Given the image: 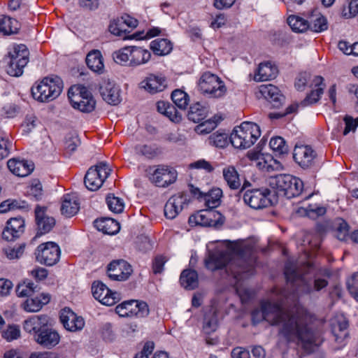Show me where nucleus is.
<instances>
[{
    "label": "nucleus",
    "mask_w": 358,
    "mask_h": 358,
    "mask_svg": "<svg viewBox=\"0 0 358 358\" xmlns=\"http://www.w3.org/2000/svg\"><path fill=\"white\" fill-rule=\"evenodd\" d=\"M287 299L285 290L274 287L271 298L261 303L263 318L271 325L278 326L280 336L287 342L311 350L313 345L320 343V335L312 327L314 317L298 303L288 308Z\"/></svg>",
    "instance_id": "f257e3e1"
},
{
    "label": "nucleus",
    "mask_w": 358,
    "mask_h": 358,
    "mask_svg": "<svg viewBox=\"0 0 358 358\" xmlns=\"http://www.w3.org/2000/svg\"><path fill=\"white\" fill-rule=\"evenodd\" d=\"M225 250H215L205 259L210 271L224 268L230 284L237 286L239 281L253 274L256 262L255 243L251 240L224 241Z\"/></svg>",
    "instance_id": "f03ea898"
},
{
    "label": "nucleus",
    "mask_w": 358,
    "mask_h": 358,
    "mask_svg": "<svg viewBox=\"0 0 358 358\" xmlns=\"http://www.w3.org/2000/svg\"><path fill=\"white\" fill-rule=\"evenodd\" d=\"M49 318L45 315H34L24 322V329L33 334L34 340L41 346L51 349L60 341V335L54 329L48 327Z\"/></svg>",
    "instance_id": "7ed1b4c3"
},
{
    "label": "nucleus",
    "mask_w": 358,
    "mask_h": 358,
    "mask_svg": "<svg viewBox=\"0 0 358 358\" xmlns=\"http://www.w3.org/2000/svg\"><path fill=\"white\" fill-rule=\"evenodd\" d=\"M285 275L287 283L296 291L304 294H313L320 292L328 285L327 278L320 274H315L312 280H306L296 268L290 262H287L285 267Z\"/></svg>",
    "instance_id": "20e7f679"
},
{
    "label": "nucleus",
    "mask_w": 358,
    "mask_h": 358,
    "mask_svg": "<svg viewBox=\"0 0 358 358\" xmlns=\"http://www.w3.org/2000/svg\"><path fill=\"white\" fill-rule=\"evenodd\" d=\"M260 135V128L257 124L244 122L233 129L229 140L234 148L245 150L254 145Z\"/></svg>",
    "instance_id": "39448f33"
},
{
    "label": "nucleus",
    "mask_w": 358,
    "mask_h": 358,
    "mask_svg": "<svg viewBox=\"0 0 358 358\" xmlns=\"http://www.w3.org/2000/svg\"><path fill=\"white\" fill-rule=\"evenodd\" d=\"M63 82L56 76H48L31 87L33 97L40 102H48L56 99L62 92Z\"/></svg>",
    "instance_id": "423d86ee"
},
{
    "label": "nucleus",
    "mask_w": 358,
    "mask_h": 358,
    "mask_svg": "<svg viewBox=\"0 0 358 358\" xmlns=\"http://www.w3.org/2000/svg\"><path fill=\"white\" fill-rule=\"evenodd\" d=\"M145 171L149 181L158 187H167L173 184L178 178L176 170L166 164L150 166Z\"/></svg>",
    "instance_id": "0eeeda50"
},
{
    "label": "nucleus",
    "mask_w": 358,
    "mask_h": 358,
    "mask_svg": "<svg viewBox=\"0 0 358 358\" xmlns=\"http://www.w3.org/2000/svg\"><path fill=\"white\" fill-rule=\"evenodd\" d=\"M201 92L211 98H221L227 92L224 82L216 74L210 71L203 72L198 81Z\"/></svg>",
    "instance_id": "6e6552de"
},
{
    "label": "nucleus",
    "mask_w": 358,
    "mask_h": 358,
    "mask_svg": "<svg viewBox=\"0 0 358 358\" xmlns=\"http://www.w3.org/2000/svg\"><path fill=\"white\" fill-rule=\"evenodd\" d=\"M68 96L72 107L83 113H91L96 107V101L92 93L84 86L71 87Z\"/></svg>",
    "instance_id": "1a4fd4ad"
},
{
    "label": "nucleus",
    "mask_w": 358,
    "mask_h": 358,
    "mask_svg": "<svg viewBox=\"0 0 358 358\" xmlns=\"http://www.w3.org/2000/svg\"><path fill=\"white\" fill-rule=\"evenodd\" d=\"M29 50L23 44L15 45L8 52L6 71L11 76H20L29 62Z\"/></svg>",
    "instance_id": "9d476101"
},
{
    "label": "nucleus",
    "mask_w": 358,
    "mask_h": 358,
    "mask_svg": "<svg viewBox=\"0 0 358 358\" xmlns=\"http://www.w3.org/2000/svg\"><path fill=\"white\" fill-rule=\"evenodd\" d=\"M110 171L108 164L103 162L90 168L84 179L85 187L91 191L99 189L110 175Z\"/></svg>",
    "instance_id": "9b49d317"
},
{
    "label": "nucleus",
    "mask_w": 358,
    "mask_h": 358,
    "mask_svg": "<svg viewBox=\"0 0 358 358\" xmlns=\"http://www.w3.org/2000/svg\"><path fill=\"white\" fill-rule=\"evenodd\" d=\"M60 254L59 245L54 242L41 243L35 251L37 262L46 266H52L57 264L59 260Z\"/></svg>",
    "instance_id": "f8f14e48"
},
{
    "label": "nucleus",
    "mask_w": 358,
    "mask_h": 358,
    "mask_svg": "<svg viewBox=\"0 0 358 358\" xmlns=\"http://www.w3.org/2000/svg\"><path fill=\"white\" fill-rule=\"evenodd\" d=\"M270 195L268 188L248 189L243 194V201L252 208L262 209L271 204Z\"/></svg>",
    "instance_id": "ddd939ff"
},
{
    "label": "nucleus",
    "mask_w": 358,
    "mask_h": 358,
    "mask_svg": "<svg viewBox=\"0 0 358 358\" xmlns=\"http://www.w3.org/2000/svg\"><path fill=\"white\" fill-rule=\"evenodd\" d=\"M115 312L119 316L123 317H144L148 315L149 308L144 301L130 300L117 305Z\"/></svg>",
    "instance_id": "4468645a"
},
{
    "label": "nucleus",
    "mask_w": 358,
    "mask_h": 358,
    "mask_svg": "<svg viewBox=\"0 0 358 358\" xmlns=\"http://www.w3.org/2000/svg\"><path fill=\"white\" fill-rule=\"evenodd\" d=\"M93 296L106 306H113L120 299V294L108 289L103 282L95 281L92 285Z\"/></svg>",
    "instance_id": "2eb2a0df"
},
{
    "label": "nucleus",
    "mask_w": 358,
    "mask_h": 358,
    "mask_svg": "<svg viewBox=\"0 0 358 358\" xmlns=\"http://www.w3.org/2000/svg\"><path fill=\"white\" fill-rule=\"evenodd\" d=\"M317 154L309 145H296L293 152L294 162L303 169H308L314 164Z\"/></svg>",
    "instance_id": "dca6fc26"
},
{
    "label": "nucleus",
    "mask_w": 358,
    "mask_h": 358,
    "mask_svg": "<svg viewBox=\"0 0 358 358\" xmlns=\"http://www.w3.org/2000/svg\"><path fill=\"white\" fill-rule=\"evenodd\" d=\"M59 318L64 327L69 331H79L85 327L84 319L68 308L62 310Z\"/></svg>",
    "instance_id": "f3484780"
},
{
    "label": "nucleus",
    "mask_w": 358,
    "mask_h": 358,
    "mask_svg": "<svg viewBox=\"0 0 358 358\" xmlns=\"http://www.w3.org/2000/svg\"><path fill=\"white\" fill-rule=\"evenodd\" d=\"M131 273V266L123 259L113 261L108 266V277L113 280H125Z\"/></svg>",
    "instance_id": "a211bd4d"
},
{
    "label": "nucleus",
    "mask_w": 358,
    "mask_h": 358,
    "mask_svg": "<svg viewBox=\"0 0 358 358\" xmlns=\"http://www.w3.org/2000/svg\"><path fill=\"white\" fill-rule=\"evenodd\" d=\"M166 87V79L162 75L150 74L140 83V87L150 94L162 92Z\"/></svg>",
    "instance_id": "6ab92c4d"
},
{
    "label": "nucleus",
    "mask_w": 358,
    "mask_h": 358,
    "mask_svg": "<svg viewBox=\"0 0 358 358\" xmlns=\"http://www.w3.org/2000/svg\"><path fill=\"white\" fill-rule=\"evenodd\" d=\"M187 198L184 194H178L171 196L164 206V215L169 219L175 218L187 203Z\"/></svg>",
    "instance_id": "aec40b11"
},
{
    "label": "nucleus",
    "mask_w": 358,
    "mask_h": 358,
    "mask_svg": "<svg viewBox=\"0 0 358 358\" xmlns=\"http://www.w3.org/2000/svg\"><path fill=\"white\" fill-rule=\"evenodd\" d=\"M24 221L22 217L10 218L2 232V238L8 241H14L24 231Z\"/></svg>",
    "instance_id": "412c9836"
},
{
    "label": "nucleus",
    "mask_w": 358,
    "mask_h": 358,
    "mask_svg": "<svg viewBox=\"0 0 358 358\" xmlns=\"http://www.w3.org/2000/svg\"><path fill=\"white\" fill-rule=\"evenodd\" d=\"M46 208L37 206L35 208V219L38 233L41 235L48 233L55 224V219L45 214Z\"/></svg>",
    "instance_id": "4be33fe9"
},
{
    "label": "nucleus",
    "mask_w": 358,
    "mask_h": 358,
    "mask_svg": "<svg viewBox=\"0 0 358 358\" xmlns=\"http://www.w3.org/2000/svg\"><path fill=\"white\" fill-rule=\"evenodd\" d=\"M100 94L104 101L111 105L120 102V90L115 84L109 80H103L99 87Z\"/></svg>",
    "instance_id": "5701e85b"
},
{
    "label": "nucleus",
    "mask_w": 358,
    "mask_h": 358,
    "mask_svg": "<svg viewBox=\"0 0 358 358\" xmlns=\"http://www.w3.org/2000/svg\"><path fill=\"white\" fill-rule=\"evenodd\" d=\"M278 73V67L275 64L271 62H264L259 64L254 79L258 82L271 80L276 77Z\"/></svg>",
    "instance_id": "b1692460"
},
{
    "label": "nucleus",
    "mask_w": 358,
    "mask_h": 358,
    "mask_svg": "<svg viewBox=\"0 0 358 358\" xmlns=\"http://www.w3.org/2000/svg\"><path fill=\"white\" fill-rule=\"evenodd\" d=\"M259 93L265 99L271 102L273 107H279L284 100V96L280 93L278 88L273 85H261Z\"/></svg>",
    "instance_id": "393cba45"
},
{
    "label": "nucleus",
    "mask_w": 358,
    "mask_h": 358,
    "mask_svg": "<svg viewBox=\"0 0 358 358\" xmlns=\"http://www.w3.org/2000/svg\"><path fill=\"white\" fill-rule=\"evenodd\" d=\"M9 170L15 176L24 177L31 173L34 169V165L24 160L10 159L7 162Z\"/></svg>",
    "instance_id": "a878e982"
},
{
    "label": "nucleus",
    "mask_w": 358,
    "mask_h": 358,
    "mask_svg": "<svg viewBox=\"0 0 358 358\" xmlns=\"http://www.w3.org/2000/svg\"><path fill=\"white\" fill-rule=\"evenodd\" d=\"M130 66L136 67L148 63L151 58L150 52L142 47L131 46Z\"/></svg>",
    "instance_id": "bb28decb"
},
{
    "label": "nucleus",
    "mask_w": 358,
    "mask_h": 358,
    "mask_svg": "<svg viewBox=\"0 0 358 358\" xmlns=\"http://www.w3.org/2000/svg\"><path fill=\"white\" fill-rule=\"evenodd\" d=\"M332 334L335 338L336 342L339 344H344L345 338L348 337V322L343 316L335 319L331 324Z\"/></svg>",
    "instance_id": "cd10ccee"
},
{
    "label": "nucleus",
    "mask_w": 358,
    "mask_h": 358,
    "mask_svg": "<svg viewBox=\"0 0 358 358\" xmlns=\"http://www.w3.org/2000/svg\"><path fill=\"white\" fill-rule=\"evenodd\" d=\"M79 210V203L77 196L74 194L64 195L61 206V213L66 217H70L77 213Z\"/></svg>",
    "instance_id": "c85d7f7f"
},
{
    "label": "nucleus",
    "mask_w": 358,
    "mask_h": 358,
    "mask_svg": "<svg viewBox=\"0 0 358 358\" xmlns=\"http://www.w3.org/2000/svg\"><path fill=\"white\" fill-rule=\"evenodd\" d=\"M308 29L315 32H322L327 29V19L317 10H313L308 16Z\"/></svg>",
    "instance_id": "c756f323"
},
{
    "label": "nucleus",
    "mask_w": 358,
    "mask_h": 358,
    "mask_svg": "<svg viewBox=\"0 0 358 358\" xmlns=\"http://www.w3.org/2000/svg\"><path fill=\"white\" fill-rule=\"evenodd\" d=\"M256 166L259 170L266 172L282 171L283 169L282 164L269 154H263L260 157L259 162L256 164Z\"/></svg>",
    "instance_id": "7c9ffc66"
},
{
    "label": "nucleus",
    "mask_w": 358,
    "mask_h": 358,
    "mask_svg": "<svg viewBox=\"0 0 358 358\" xmlns=\"http://www.w3.org/2000/svg\"><path fill=\"white\" fill-rule=\"evenodd\" d=\"M94 226L99 230L106 234H115L120 231L119 223L112 218L103 217L94 221Z\"/></svg>",
    "instance_id": "2f4dec72"
},
{
    "label": "nucleus",
    "mask_w": 358,
    "mask_h": 358,
    "mask_svg": "<svg viewBox=\"0 0 358 358\" xmlns=\"http://www.w3.org/2000/svg\"><path fill=\"white\" fill-rule=\"evenodd\" d=\"M333 235L340 241H346L350 235V227L342 218L335 219L331 224Z\"/></svg>",
    "instance_id": "473e14b6"
},
{
    "label": "nucleus",
    "mask_w": 358,
    "mask_h": 358,
    "mask_svg": "<svg viewBox=\"0 0 358 358\" xmlns=\"http://www.w3.org/2000/svg\"><path fill=\"white\" fill-rule=\"evenodd\" d=\"M86 64L89 69L97 73H102L104 64L101 52L98 50L90 51L86 57Z\"/></svg>",
    "instance_id": "72a5a7b5"
},
{
    "label": "nucleus",
    "mask_w": 358,
    "mask_h": 358,
    "mask_svg": "<svg viewBox=\"0 0 358 358\" xmlns=\"http://www.w3.org/2000/svg\"><path fill=\"white\" fill-rule=\"evenodd\" d=\"M214 213L212 210H202L189 217V223L191 226H210L213 224L212 215Z\"/></svg>",
    "instance_id": "f704fd0d"
},
{
    "label": "nucleus",
    "mask_w": 358,
    "mask_h": 358,
    "mask_svg": "<svg viewBox=\"0 0 358 358\" xmlns=\"http://www.w3.org/2000/svg\"><path fill=\"white\" fill-rule=\"evenodd\" d=\"M150 48L155 55L164 56L171 52L173 44L166 38H157L150 43Z\"/></svg>",
    "instance_id": "c9c22d12"
},
{
    "label": "nucleus",
    "mask_w": 358,
    "mask_h": 358,
    "mask_svg": "<svg viewBox=\"0 0 358 358\" xmlns=\"http://www.w3.org/2000/svg\"><path fill=\"white\" fill-rule=\"evenodd\" d=\"M222 174L228 186L232 189H238L241 185L239 175L233 166H228L223 169Z\"/></svg>",
    "instance_id": "e433bc0d"
},
{
    "label": "nucleus",
    "mask_w": 358,
    "mask_h": 358,
    "mask_svg": "<svg viewBox=\"0 0 358 358\" xmlns=\"http://www.w3.org/2000/svg\"><path fill=\"white\" fill-rule=\"evenodd\" d=\"M324 79L321 76H315L313 80V85L316 87L307 96L304 102L308 104L316 103L323 94L324 84L323 83Z\"/></svg>",
    "instance_id": "4c0bfd02"
},
{
    "label": "nucleus",
    "mask_w": 358,
    "mask_h": 358,
    "mask_svg": "<svg viewBox=\"0 0 358 358\" xmlns=\"http://www.w3.org/2000/svg\"><path fill=\"white\" fill-rule=\"evenodd\" d=\"M17 20L8 16H0V32L5 35L15 34L19 29Z\"/></svg>",
    "instance_id": "58836bf2"
},
{
    "label": "nucleus",
    "mask_w": 358,
    "mask_h": 358,
    "mask_svg": "<svg viewBox=\"0 0 358 358\" xmlns=\"http://www.w3.org/2000/svg\"><path fill=\"white\" fill-rule=\"evenodd\" d=\"M180 281L185 288L194 289L198 284L197 273L194 270H184L180 274Z\"/></svg>",
    "instance_id": "ea45409f"
},
{
    "label": "nucleus",
    "mask_w": 358,
    "mask_h": 358,
    "mask_svg": "<svg viewBox=\"0 0 358 358\" xmlns=\"http://www.w3.org/2000/svg\"><path fill=\"white\" fill-rule=\"evenodd\" d=\"M207 112V108L197 102L190 106L188 112V118L194 122H199L206 117Z\"/></svg>",
    "instance_id": "a19ab883"
},
{
    "label": "nucleus",
    "mask_w": 358,
    "mask_h": 358,
    "mask_svg": "<svg viewBox=\"0 0 358 358\" xmlns=\"http://www.w3.org/2000/svg\"><path fill=\"white\" fill-rule=\"evenodd\" d=\"M326 208L316 203L309 204L306 208H300L299 209V213L300 214L305 215L307 217L313 220L324 215L326 213Z\"/></svg>",
    "instance_id": "79ce46f5"
},
{
    "label": "nucleus",
    "mask_w": 358,
    "mask_h": 358,
    "mask_svg": "<svg viewBox=\"0 0 358 358\" xmlns=\"http://www.w3.org/2000/svg\"><path fill=\"white\" fill-rule=\"evenodd\" d=\"M269 147L275 155H282L287 154L289 147L283 138L273 136L270 139Z\"/></svg>",
    "instance_id": "37998d69"
},
{
    "label": "nucleus",
    "mask_w": 358,
    "mask_h": 358,
    "mask_svg": "<svg viewBox=\"0 0 358 358\" xmlns=\"http://www.w3.org/2000/svg\"><path fill=\"white\" fill-rule=\"evenodd\" d=\"M217 327V317L216 312L210 309V310L205 315L203 331L205 334H210L216 330Z\"/></svg>",
    "instance_id": "c03bdc74"
},
{
    "label": "nucleus",
    "mask_w": 358,
    "mask_h": 358,
    "mask_svg": "<svg viewBox=\"0 0 358 358\" xmlns=\"http://www.w3.org/2000/svg\"><path fill=\"white\" fill-rule=\"evenodd\" d=\"M287 23L291 29L296 32H303L308 29V20L300 16H289Z\"/></svg>",
    "instance_id": "a18cd8bd"
},
{
    "label": "nucleus",
    "mask_w": 358,
    "mask_h": 358,
    "mask_svg": "<svg viewBox=\"0 0 358 358\" xmlns=\"http://www.w3.org/2000/svg\"><path fill=\"white\" fill-rule=\"evenodd\" d=\"M285 196L292 198L301 194L303 188V183L299 178L292 176V179L288 184Z\"/></svg>",
    "instance_id": "49530a36"
},
{
    "label": "nucleus",
    "mask_w": 358,
    "mask_h": 358,
    "mask_svg": "<svg viewBox=\"0 0 358 358\" xmlns=\"http://www.w3.org/2000/svg\"><path fill=\"white\" fill-rule=\"evenodd\" d=\"M131 46L122 48L113 54L114 61L119 64L130 66Z\"/></svg>",
    "instance_id": "de8ad7c7"
},
{
    "label": "nucleus",
    "mask_w": 358,
    "mask_h": 358,
    "mask_svg": "<svg viewBox=\"0 0 358 358\" xmlns=\"http://www.w3.org/2000/svg\"><path fill=\"white\" fill-rule=\"evenodd\" d=\"M222 194V192L220 188L211 189L208 194L204 195L206 206L209 208H214L218 206Z\"/></svg>",
    "instance_id": "09e8293b"
},
{
    "label": "nucleus",
    "mask_w": 358,
    "mask_h": 358,
    "mask_svg": "<svg viewBox=\"0 0 358 358\" xmlns=\"http://www.w3.org/2000/svg\"><path fill=\"white\" fill-rule=\"evenodd\" d=\"M134 150L137 155L144 156L148 159H153L160 153L157 146L151 145H138L135 146Z\"/></svg>",
    "instance_id": "8fccbe9b"
},
{
    "label": "nucleus",
    "mask_w": 358,
    "mask_h": 358,
    "mask_svg": "<svg viewBox=\"0 0 358 358\" xmlns=\"http://www.w3.org/2000/svg\"><path fill=\"white\" fill-rule=\"evenodd\" d=\"M107 206L110 211L114 213H120L124 208V200L113 194H109L106 197Z\"/></svg>",
    "instance_id": "3c124183"
},
{
    "label": "nucleus",
    "mask_w": 358,
    "mask_h": 358,
    "mask_svg": "<svg viewBox=\"0 0 358 358\" xmlns=\"http://www.w3.org/2000/svg\"><path fill=\"white\" fill-rule=\"evenodd\" d=\"M208 142L210 145L224 148L228 143V136L225 133L216 132L208 137Z\"/></svg>",
    "instance_id": "603ef678"
},
{
    "label": "nucleus",
    "mask_w": 358,
    "mask_h": 358,
    "mask_svg": "<svg viewBox=\"0 0 358 358\" xmlns=\"http://www.w3.org/2000/svg\"><path fill=\"white\" fill-rule=\"evenodd\" d=\"M34 284L29 280H24L19 283L16 287V294L19 297L31 296L34 292Z\"/></svg>",
    "instance_id": "864d4df0"
},
{
    "label": "nucleus",
    "mask_w": 358,
    "mask_h": 358,
    "mask_svg": "<svg viewBox=\"0 0 358 358\" xmlns=\"http://www.w3.org/2000/svg\"><path fill=\"white\" fill-rule=\"evenodd\" d=\"M38 120L34 115H27L21 124L22 134L27 135L34 129L38 124Z\"/></svg>",
    "instance_id": "5fc2aeb1"
},
{
    "label": "nucleus",
    "mask_w": 358,
    "mask_h": 358,
    "mask_svg": "<svg viewBox=\"0 0 358 358\" xmlns=\"http://www.w3.org/2000/svg\"><path fill=\"white\" fill-rule=\"evenodd\" d=\"M173 103L180 109H185L188 103V95L180 90H176L171 94Z\"/></svg>",
    "instance_id": "6e6d98bb"
},
{
    "label": "nucleus",
    "mask_w": 358,
    "mask_h": 358,
    "mask_svg": "<svg viewBox=\"0 0 358 358\" xmlns=\"http://www.w3.org/2000/svg\"><path fill=\"white\" fill-rule=\"evenodd\" d=\"M291 179L292 176L287 174L279 175L274 178L275 188L279 192H282L285 196L288 188V184Z\"/></svg>",
    "instance_id": "4d7b16f0"
},
{
    "label": "nucleus",
    "mask_w": 358,
    "mask_h": 358,
    "mask_svg": "<svg viewBox=\"0 0 358 358\" xmlns=\"http://www.w3.org/2000/svg\"><path fill=\"white\" fill-rule=\"evenodd\" d=\"M80 142L76 134H69L64 141V150L66 154L71 155L79 146Z\"/></svg>",
    "instance_id": "13d9d810"
},
{
    "label": "nucleus",
    "mask_w": 358,
    "mask_h": 358,
    "mask_svg": "<svg viewBox=\"0 0 358 358\" xmlns=\"http://www.w3.org/2000/svg\"><path fill=\"white\" fill-rule=\"evenodd\" d=\"M358 13V0H350L342 9V15L345 18H351Z\"/></svg>",
    "instance_id": "bf43d9fd"
},
{
    "label": "nucleus",
    "mask_w": 358,
    "mask_h": 358,
    "mask_svg": "<svg viewBox=\"0 0 358 358\" xmlns=\"http://www.w3.org/2000/svg\"><path fill=\"white\" fill-rule=\"evenodd\" d=\"M217 127V122L211 119L207 120L196 126L195 131L199 134L210 133Z\"/></svg>",
    "instance_id": "052dcab7"
},
{
    "label": "nucleus",
    "mask_w": 358,
    "mask_h": 358,
    "mask_svg": "<svg viewBox=\"0 0 358 358\" xmlns=\"http://www.w3.org/2000/svg\"><path fill=\"white\" fill-rule=\"evenodd\" d=\"M108 29L112 34L123 37H124L127 31V29H125L124 24L119 22L117 18L111 21Z\"/></svg>",
    "instance_id": "680f3d73"
},
{
    "label": "nucleus",
    "mask_w": 358,
    "mask_h": 358,
    "mask_svg": "<svg viewBox=\"0 0 358 358\" xmlns=\"http://www.w3.org/2000/svg\"><path fill=\"white\" fill-rule=\"evenodd\" d=\"M42 307L38 297L28 299L22 303V308L27 312H37Z\"/></svg>",
    "instance_id": "e2e57ef3"
},
{
    "label": "nucleus",
    "mask_w": 358,
    "mask_h": 358,
    "mask_svg": "<svg viewBox=\"0 0 358 358\" xmlns=\"http://www.w3.org/2000/svg\"><path fill=\"white\" fill-rule=\"evenodd\" d=\"M20 336V329L19 326L15 324L9 325L3 332V337L8 341L17 339Z\"/></svg>",
    "instance_id": "0e129e2a"
},
{
    "label": "nucleus",
    "mask_w": 358,
    "mask_h": 358,
    "mask_svg": "<svg viewBox=\"0 0 358 358\" xmlns=\"http://www.w3.org/2000/svg\"><path fill=\"white\" fill-rule=\"evenodd\" d=\"M24 245L17 247H8L4 249V253L9 259H19L24 253Z\"/></svg>",
    "instance_id": "69168bd1"
},
{
    "label": "nucleus",
    "mask_w": 358,
    "mask_h": 358,
    "mask_svg": "<svg viewBox=\"0 0 358 358\" xmlns=\"http://www.w3.org/2000/svg\"><path fill=\"white\" fill-rule=\"evenodd\" d=\"M347 285L350 293L358 301V273L352 275Z\"/></svg>",
    "instance_id": "338daca9"
},
{
    "label": "nucleus",
    "mask_w": 358,
    "mask_h": 358,
    "mask_svg": "<svg viewBox=\"0 0 358 358\" xmlns=\"http://www.w3.org/2000/svg\"><path fill=\"white\" fill-rule=\"evenodd\" d=\"M345 124L343 134L347 135L350 131H354L358 126V117L354 119L350 115H345L344 119Z\"/></svg>",
    "instance_id": "774afa93"
}]
</instances>
